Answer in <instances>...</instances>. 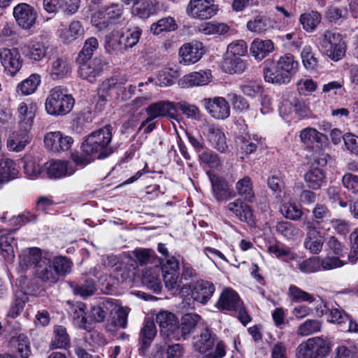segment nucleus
<instances>
[{"label": "nucleus", "mask_w": 358, "mask_h": 358, "mask_svg": "<svg viewBox=\"0 0 358 358\" xmlns=\"http://www.w3.org/2000/svg\"><path fill=\"white\" fill-rule=\"evenodd\" d=\"M113 127L106 124L92 132L83 143L81 152L71 155L72 160L79 166H85L96 159L108 157L113 150L110 146Z\"/></svg>", "instance_id": "1"}, {"label": "nucleus", "mask_w": 358, "mask_h": 358, "mask_svg": "<svg viewBox=\"0 0 358 358\" xmlns=\"http://www.w3.org/2000/svg\"><path fill=\"white\" fill-rule=\"evenodd\" d=\"M299 69V62L291 53L280 56L277 60H266L264 68L266 82L286 85L289 83Z\"/></svg>", "instance_id": "2"}, {"label": "nucleus", "mask_w": 358, "mask_h": 358, "mask_svg": "<svg viewBox=\"0 0 358 358\" xmlns=\"http://www.w3.org/2000/svg\"><path fill=\"white\" fill-rule=\"evenodd\" d=\"M75 103L74 99L66 94L60 87L53 88L48 96L45 107L51 115H64L71 112Z\"/></svg>", "instance_id": "3"}, {"label": "nucleus", "mask_w": 358, "mask_h": 358, "mask_svg": "<svg viewBox=\"0 0 358 358\" xmlns=\"http://www.w3.org/2000/svg\"><path fill=\"white\" fill-rule=\"evenodd\" d=\"M331 349V343L327 338L316 336L308 338L297 348L298 358H324Z\"/></svg>", "instance_id": "4"}, {"label": "nucleus", "mask_w": 358, "mask_h": 358, "mask_svg": "<svg viewBox=\"0 0 358 358\" xmlns=\"http://www.w3.org/2000/svg\"><path fill=\"white\" fill-rule=\"evenodd\" d=\"M48 66L50 77L54 80L68 78L72 72L70 59L61 54H52L48 57Z\"/></svg>", "instance_id": "5"}, {"label": "nucleus", "mask_w": 358, "mask_h": 358, "mask_svg": "<svg viewBox=\"0 0 358 358\" xmlns=\"http://www.w3.org/2000/svg\"><path fill=\"white\" fill-rule=\"evenodd\" d=\"M78 65V73L80 78L90 83L96 81L103 71L106 63L99 57L92 59L76 61Z\"/></svg>", "instance_id": "6"}, {"label": "nucleus", "mask_w": 358, "mask_h": 358, "mask_svg": "<svg viewBox=\"0 0 358 358\" xmlns=\"http://www.w3.org/2000/svg\"><path fill=\"white\" fill-rule=\"evenodd\" d=\"M201 103L207 113L214 119L226 120L230 115L229 104L223 97L205 98Z\"/></svg>", "instance_id": "7"}, {"label": "nucleus", "mask_w": 358, "mask_h": 358, "mask_svg": "<svg viewBox=\"0 0 358 358\" xmlns=\"http://www.w3.org/2000/svg\"><path fill=\"white\" fill-rule=\"evenodd\" d=\"M217 10L213 0H190L187 8V13L189 16L200 20L212 17Z\"/></svg>", "instance_id": "8"}, {"label": "nucleus", "mask_w": 358, "mask_h": 358, "mask_svg": "<svg viewBox=\"0 0 358 358\" xmlns=\"http://www.w3.org/2000/svg\"><path fill=\"white\" fill-rule=\"evenodd\" d=\"M13 16L20 27L29 29L35 24L37 13L29 4L21 3L14 7Z\"/></svg>", "instance_id": "9"}, {"label": "nucleus", "mask_w": 358, "mask_h": 358, "mask_svg": "<svg viewBox=\"0 0 358 358\" xmlns=\"http://www.w3.org/2000/svg\"><path fill=\"white\" fill-rule=\"evenodd\" d=\"M160 270H162L166 287L169 290L175 291L174 293H176L179 287L178 285V261L175 257H171L170 259H166V262L162 264Z\"/></svg>", "instance_id": "10"}, {"label": "nucleus", "mask_w": 358, "mask_h": 358, "mask_svg": "<svg viewBox=\"0 0 358 358\" xmlns=\"http://www.w3.org/2000/svg\"><path fill=\"white\" fill-rule=\"evenodd\" d=\"M0 59L7 74L13 76L21 69L22 59L16 48H3L0 50Z\"/></svg>", "instance_id": "11"}, {"label": "nucleus", "mask_w": 358, "mask_h": 358, "mask_svg": "<svg viewBox=\"0 0 358 358\" xmlns=\"http://www.w3.org/2000/svg\"><path fill=\"white\" fill-rule=\"evenodd\" d=\"M204 54L203 44L199 41H192L182 45L179 50L180 63L184 65L195 64Z\"/></svg>", "instance_id": "12"}, {"label": "nucleus", "mask_w": 358, "mask_h": 358, "mask_svg": "<svg viewBox=\"0 0 358 358\" xmlns=\"http://www.w3.org/2000/svg\"><path fill=\"white\" fill-rule=\"evenodd\" d=\"M36 107L32 103L21 102L17 108V118L20 131L29 132L32 129Z\"/></svg>", "instance_id": "13"}, {"label": "nucleus", "mask_w": 358, "mask_h": 358, "mask_svg": "<svg viewBox=\"0 0 358 358\" xmlns=\"http://www.w3.org/2000/svg\"><path fill=\"white\" fill-rule=\"evenodd\" d=\"M243 306L238 293L232 288L226 287L220 293L215 307L220 310L234 311Z\"/></svg>", "instance_id": "14"}, {"label": "nucleus", "mask_w": 358, "mask_h": 358, "mask_svg": "<svg viewBox=\"0 0 358 358\" xmlns=\"http://www.w3.org/2000/svg\"><path fill=\"white\" fill-rule=\"evenodd\" d=\"M45 146L53 152L68 150L73 140L71 136H64L60 131L48 133L44 138Z\"/></svg>", "instance_id": "15"}, {"label": "nucleus", "mask_w": 358, "mask_h": 358, "mask_svg": "<svg viewBox=\"0 0 358 358\" xmlns=\"http://www.w3.org/2000/svg\"><path fill=\"white\" fill-rule=\"evenodd\" d=\"M214 197L218 201L229 199L233 195L227 180L221 176L208 172Z\"/></svg>", "instance_id": "16"}, {"label": "nucleus", "mask_w": 358, "mask_h": 358, "mask_svg": "<svg viewBox=\"0 0 358 358\" xmlns=\"http://www.w3.org/2000/svg\"><path fill=\"white\" fill-rule=\"evenodd\" d=\"M215 291L213 282L204 280H198L191 291L192 298L202 304H206Z\"/></svg>", "instance_id": "17"}, {"label": "nucleus", "mask_w": 358, "mask_h": 358, "mask_svg": "<svg viewBox=\"0 0 358 358\" xmlns=\"http://www.w3.org/2000/svg\"><path fill=\"white\" fill-rule=\"evenodd\" d=\"M47 174L51 178H61L71 176L76 171L73 164L64 160H52L47 163Z\"/></svg>", "instance_id": "18"}, {"label": "nucleus", "mask_w": 358, "mask_h": 358, "mask_svg": "<svg viewBox=\"0 0 358 358\" xmlns=\"http://www.w3.org/2000/svg\"><path fill=\"white\" fill-rule=\"evenodd\" d=\"M156 334L157 328L155 322L150 319H145L139 334L141 355H145Z\"/></svg>", "instance_id": "19"}, {"label": "nucleus", "mask_w": 358, "mask_h": 358, "mask_svg": "<svg viewBox=\"0 0 358 358\" xmlns=\"http://www.w3.org/2000/svg\"><path fill=\"white\" fill-rule=\"evenodd\" d=\"M34 276L43 282L52 284L57 282V273L53 270L52 261L45 257L39 262L34 271Z\"/></svg>", "instance_id": "20"}, {"label": "nucleus", "mask_w": 358, "mask_h": 358, "mask_svg": "<svg viewBox=\"0 0 358 358\" xmlns=\"http://www.w3.org/2000/svg\"><path fill=\"white\" fill-rule=\"evenodd\" d=\"M275 50L273 42L270 39L255 38L250 44V52L251 55L257 61H261L266 58L270 53Z\"/></svg>", "instance_id": "21"}, {"label": "nucleus", "mask_w": 358, "mask_h": 358, "mask_svg": "<svg viewBox=\"0 0 358 358\" xmlns=\"http://www.w3.org/2000/svg\"><path fill=\"white\" fill-rule=\"evenodd\" d=\"M156 322L168 336L179 329L178 318L169 311L161 310L156 316Z\"/></svg>", "instance_id": "22"}, {"label": "nucleus", "mask_w": 358, "mask_h": 358, "mask_svg": "<svg viewBox=\"0 0 358 358\" xmlns=\"http://www.w3.org/2000/svg\"><path fill=\"white\" fill-rule=\"evenodd\" d=\"M13 231L0 234V252L5 261L13 263L15 259V249L17 242L13 234Z\"/></svg>", "instance_id": "23"}, {"label": "nucleus", "mask_w": 358, "mask_h": 358, "mask_svg": "<svg viewBox=\"0 0 358 358\" xmlns=\"http://www.w3.org/2000/svg\"><path fill=\"white\" fill-rule=\"evenodd\" d=\"M44 258L39 248H27L19 255V265L22 270H27L31 266H34V269L39 262Z\"/></svg>", "instance_id": "24"}, {"label": "nucleus", "mask_w": 358, "mask_h": 358, "mask_svg": "<svg viewBox=\"0 0 358 358\" xmlns=\"http://www.w3.org/2000/svg\"><path fill=\"white\" fill-rule=\"evenodd\" d=\"M216 335L206 329L200 335L194 338L193 345L196 351L204 354L212 350L215 345Z\"/></svg>", "instance_id": "25"}, {"label": "nucleus", "mask_w": 358, "mask_h": 358, "mask_svg": "<svg viewBox=\"0 0 358 358\" xmlns=\"http://www.w3.org/2000/svg\"><path fill=\"white\" fill-rule=\"evenodd\" d=\"M160 268L158 266L146 268L142 272V283L155 293H159L162 285L159 279Z\"/></svg>", "instance_id": "26"}, {"label": "nucleus", "mask_w": 358, "mask_h": 358, "mask_svg": "<svg viewBox=\"0 0 358 358\" xmlns=\"http://www.w3.org/2000/svg\"><path fill=\"white\" fill-rule=\"evenodd\" d=\"M175 110L176 107L174 104L168 101H159L151 103L145 109L147 115H149L152 120L158 117L167 116Z\"/></svg>", "instance_id": "27"}, {"label": "nucleus", "mask_w": 358, "mask_h": 358, "mask_svg": "<svg viewBox=\"0 0 358 358\" xmlns=\"http://www.w3.org/2000/svg\"><path fill=\"white\" fill-rule=\"evenodd\" d=\"M228 210L233 213L241 221L247 223L253 222V213L251 208L241 199H236L227 206Z\"/></svg>", "instance_id": "28"}, {"label": "nucleus", "mask_w": 358, "mask_h": 358, "mask_svg": "<svg viewBox=\"0 0 358 358\" xmlns=\"http://www.w3.org/2000/svg\"><path fill=\"white\" fill-rule=\"evenodd\" d=\"M156 0H138L134 3L132 13L141 19H147L157 13Z\"/></svg>", "instance_id": "29"}, {"label": "nucleus", "mask_w": 358, "mask_h": 358, "mask_svg": "<svg viewBox=\"0 0 358 358\" xmlns=\"http://www.w3.org/2000/svg\"><path fill=\"white\" fill-rule=\"evenodd\" d=\"M207 137L212 146L222 153H226L229 150L226 136L220 129L213 126L208 128Z\"/></svg>", "instance_id": "30"}, {"label": "nucleus", "mask_w": 358, "mask_h": 358, "mask_svg": "<svg viewBox=\"0 0 358 358\" xmlns=\"http://www.w3.org/2000/svg\"><path fill=\"white\" fill-rule=\"evenodd\" d=\"M247 28L251 32L257 34H265L272 28V21L265 15H257L247 22Z\"/></svg>", "instance_id": "31"}, {"label": "nucleus", "mask_w": 358, "mask_h": 358, "mask_svg": "<svg viewBox=\"0 0 358 358\" xmlns=\"http://www.w3.org/2000/svg\"><path fill=\"white\" fill-rule=\"evenodd\" d=\"M29 132L20 131L13 132L7 141V148L9 150L15 152L22 151L29 143Z\"/></svg>", "instance_id": "32"}, {"label": "nucleus", "mask_w": 358, "mask_h": 358, "mask_svg": "<svg viewBox=\"0 0 358 358\" xmlns=\"http://www.w3.org/2000/svg\"><path fill=\"white\" fill-rule=\"evenodd\" d=\"M210 73L208 71L193 72L185 76L181 84L183 87L205 85L210 81Z\"/></svg>", "instance_id": "33"}, {"label": "nucleus", "mask_w": 358, "mask_h": 358, "mask_svg": "<svg viewBox=\"0 0 358 358\" xmlns=\"http://www.w3.org/2000/svg\"><path fill=\"white\" fill-rule=\"evenodd\" d=\"M236 189L238 194L245 201L250 203L255 201V195L253 190V185L249 176H245L238 180L236 183Z\"/></svg>", "instance_id": "34"}, {"label": "nucleus", "mask_w": 358, "mask_h": 358, "mask_svg": "<svg viewBox=\"0 0 358 358\" xmlns=\"http://www.w3.org/2000/svg\"><path fill=\"white\" fill-rule=\"evenodd\" d=\"M178 26L176 20L171 16L162 17L150 26V31L154 35H159L162 32L176 31Z\"/></svg>", "instance_id": "35"}, {"label": "nucleus", "mask_w": 358, "mask_h": 358, "mask_svg": "<svg viewBox=\"0 0 358 358\" xmlns=\"http://www.w3.org/2000/svg\"><path fill=\"white\" fill-rule=\"evenodd\" d=\"M48 47L41 43H32L24 45L22 48L24 55L33 61L42 60L46 53Z\"/></svg>", "instance_id": "36"}, {"label": "nucleus", "mask_w": 358, "mask_h": 358, "mask_svg": "<svg viewBox=\"0 0 358 358\" xmlns=\"http://www.w3.org/2000/svg\"><path fill=\"white\" fill-rule=\"evenodd\" d=\"M84 34V28L79 21H73L67 29L62 30L60 38L66 43H71Z\"/></svg>", "instance_id": "37"}, {"label": "nucleus", "mask_w": 358, "mask_h": 358, "mask_svg": "<svg viewBox=\"0 0 358 358\" xmlns=\"http://www.w3.org/2000/svg\"><path fill=\"white\" fill-rule=\"evenodd\" d=\"M299 22L305 31L313 32L321 22V15L317 11H308L300 15Z\"/></svg>", "instance_id": "38"}, {"label": "nucleus", "mask_w": 358, "mask_h": 358, "mask_svg": "<svg viewBox=\"0 0 358 358\" xmlns=\"http://www.w3.org/2000/svg\"><path fill=\"white\" fill-rule=\"evenodd\" d=\"M304 180L309 188L318 189L325 182V176L322 169L315 168L310 169L305 173Z\"/></svg>", "instance_id": "39"}, {"label": "nucleus", "mask_w": 358, "mask_h": 358, "mask_svg": "<svg viewBox=\"0 0 358 358\" xmlns=\"http://www.w3.org/2000/svg\"><path fill=\"white\" fill-rule=\"evenodd\" d=\"M222 66L229 73H242L246 68L245 62L241 57L227 55H224Z\"/></svg>", "instance_id": "40"}, {"label": "nucleus", "mask_w": 358, "mask_h": 358, "mask_svg": "<svg viewBox=\"0 0 358 358\" xmlns=\"http://www.w3.org/2000/svg\"><path fill=\"white\" fill-rule=\"evenodd\" d=\"M341 35L332 31L326 30L319 37V47L322 52L325 55L332 48L333 45L337 43L338 39Z\"/></svg>", "instance_id": "41"}, {"label": "nucleus", "mask_w": 358, "mask_h": 358, "mask_svg": "<svg viewBox=\"0 0 358 358\" xmlns=\"http://www.w3.org/2000/svg\"><path fill=\"white\" fill-rule=\"evenodd\" d=\"M17 173L16 164L13 160L8 158L0 159V177L5 182L15 178Z\"/></svg>", "instance_id": "42"}, {"label": "nucleus", "mask_w": 358, "mask_h": 358, "mask_svg": "<svg viewBox=\"0 0 358 358\" xmlns=\"http://www.w3.org/2000/svg\"><path fill=\"white\" fill-rule=\"evenodd\" d=\"M324 240L321 234H314V233H312V234H306L303 242L304 248L314 255L319 254L321 252Z\"/></svg>", "instance_id": "43"}, {"label": "nucleus", "mask_w": 358, "mask_h": 358, "mask_svg": "<svg viewBox=\"0 0 358 358\" xmlns=\"http://www.w3.org/2000/svg\"><path fill=\"white\" fill-rule=\"evenodd\" d=\"M201 317L197 314H185L181 320L180 331L184 338L189 335L201 320Z\"/></svg>", "instance_id": "44"}, {"label": "nucleus", "mask_w": 358, "mask_h": 358, "mask_svg": "<svg viewBox=\"0 0 358 358\" xmlns=\"http://www.w3.org/2000/svg\"><path fill=\"white\" fill-rule=\"evenodd\" d=\"M69 336L64 327L58 325L54 328V337L51 342L52 348H66L69 344Z\"/></svg>", "instance_id": "45"}, {"label": "nucleus", "mask_w": 358, "mask_h": 358, "mask_svg": "<svg viewBox=\"0 0 358 358\" xmlns=\"http://www.w3.org/2000/svg\"><path fill=\"white\" fill-rule=\"evenodd\" d=\"M297 268L303 273L317 272L321 269L320 258L315 256L298 261Z\"/></svg>", "instance_id": "46"}, {"label": "nucleus", "mask_w": 358, "mask_h": 358, "mask_svg": "<svg viewBox=\"0 0 358 358\" xmlns=\"http://www.w3.org/2000/svg\"><path fill=\"white\" fill-rule=\"evenodd\" d=\"M99 47V42L95 37H90L85 40L82 50L79 52L76 61L92 59L94 52Z\"/></svg>", "instance_id": "47"}, {"label": "nucleus", "mask_w": 358, "mask_h": 358, "mask_svg": "<svg viewBox=\"0 0 358 358\" xmlns=\"http://www.w3.org/2000/svg\"><path fill=\"white\" fill-rule=\"evenodd\" d=\"M199 31L205 35L224 34L229 31V27L224 23L208 22L201 24Z\"/></svg>", "instance_id": "48"}, {"label": "nucleus", "mask_w": 358, "mask_h": 358, "mask_svg": "<svg viewBox=\"0 0 358 358\" xmlns=\"http://www.w3.org/2000/svg\"><path fill=\"white\" fill-rule=\"evenodd\" d=\"M41 82L38 75L32 74L28 78L18 84L17 88L24 95H29L34 93Z\"/></svg>", "instance_id": "49"}, {"label": "nucleus", "mask_w": 358, "mask_h": 358, "mask_svg": "<svg viewBox=\"0 0 358 358\" xmlns=\"http://www.w3.org/2000/svg\"><path fill=\"white\" fill-rule=\"evenodd\" d=\"M123 12V6L120 3H111L102 7L99 15L104 19L115 20L119 18Z\"/></svg>", "instance_id": "50"}, {"label": "nucleus", "mask_w": 358, "mask_h": 358, "mask_svg": "<svg viewBox=\"0 0 358 358\" xmlns=\"http://www.w3.org/2000/svg\"><path fill=\"white\" fill-rule=\"evenodd\" d=\"M71 288L75 294L82 297H87L94 294L96 291L95 284L93 280L89 279L83 284H72Z\"/></svg>", "instance_id": "51"}, {"label": "nucleus", "mask_w": 358, "mask_h": 358, "mask_svg": "<svg viewBox=\"0 0 358 358\" xmlns=\"http://www.w3.org/2000/svg\"><path fill=\"white\" fill-rule=\"evenodd\" d=\"M268 252L278 258H285V260L289 262L294 260L297 255L292 252L290 249L280 246L278 244H272L268 247Z\"/></svg>", "instance_id": "52"}, {"label": "nucleus", "mask_w": 358, "mask_h": 358, "mask_svg": "<svg viewBox=\"0 0 358 358\" xmlns=\"http://www.w3.org/2000/svg\"><path fill=\"white\" fill-rule=\"evenodd\" d=\"M201 163L210 168L217 169L221 166L222 161L217 154L212 150L203 151L199 155Z\"/></svg>", "instance_id": "53"}, {"label": "nucleus", "mask_w": 358, "mask_h": 358, "mask_svg": "<svg viewBox=\"0 0 358 358\" xmlns=\"http://www.w3.org/2000/svg\"><path fill=\"white\" fill-rule=\"evenodd\" d=\"M142 34V30L139 27L128 30L125 34L121 35L124 49L131 48L135 46Z\"/></svg>", "instance_id": "54"}, {"label": "nucleus", "mask_w": 358, "mask_h": 358, "mask_svg": "<svg viewBox=\"0 0 358 358\" xmlns=\"http://www.w3.org/2000/svg\"><path fill=\"white\" fill-rule=\"evenodd\" d=\"M241 92L248 96L255 97L261 94L263 92V87L256 80H248L240 86Z\"/></svg>", "instance_id": "55"}, {"label": "nucleus", "mask_w": 358, "mask_h": 358, "mask_svg": "<svg viewBox=\"0 0 358 358\" xmlns=\"http://www.w3.org/2000/svg\"><path fill=\"white\" fill-rule=\"evenodd\" d=\"M321 329V322L317 320H307L300 324L297 334L301 336H307L317 333Z\"/></svg>", "instance_id": "56"}, {"label": "nucleus", "mask_w": 358, "mask_h": 358, "mask_svg": "<svg viewBox=\"0 0 358 358\" xmlns=\"http://www.w3.org/2000/svg\"><path fill=\"white\" fill-rule=\"evenodd\" d=\"M300 138L303 143H322L326 136L313 128H306L301 131Z\"/></svg>", "instance_id": "57"}, {"label": "nucleus", "mask_w": 358, "mask_h": 358, "mask_svg": "<svg viewBox=\"0 0 358 358\" xmlns=\"http://www.w3.org/2000/svg\"><path fill=\"white\" fill-rule=\"evenodd\" d=\"M275 229L278 234L288 239H292L299 234V229L289 222H278Z\"/></svg>", "instance_id": "58"}, {"label": "nucleus", "mask_w": 358, "mask_h": 358, "mask_svg": "<svg viewBox=\"0 0 358 358\" xmlns=\"http://www.w3.org/2000/svg\"><path fill=\"white\" fill-rule=\"evenodd\" d=\"M247 43L243 40H237L228 45L225 55L241 57L244 56L247 53Z\"/></svg>", "instance_id": "59"}, {"label": "nucleus", "mask_w": 358, "mask_h": 358, "mask_svg": "<svg viewBox=\"0 0 358 358\" xmlns=\"http://www.w3.org/2000/svg\"><path fill=\"white\" fill-rule=\"evenodd\" d=\"M346 45L343 39L342 36L339 37L337 43H336L332 48L328 52L326 55L334 62L341 60L345 55Z\"/></svg>", "instance_id": "60"}, {"label": "nucleus", "mask_w": 358, "mask_h": 358, "mask_svg": "<svg viewBox=\"0 0 358 358\" xmlns=\"http://www.w3.org/2000/svg\"><path fill=\"white\" fill-rule=\"evenodd\" d=\"M85 305L78 303L73 308V323L80 329H87V318L85 317Z\"/></svg>", "instance_id": "61"}, {"label": "nucleus", "mask_w": 358, "mask_h": 358, "mask_svg": "<svg viewBox=\"0 0 358 358\" xmlns=\"http://www.w3.org/2000/svg\"><path fill=\"white\" fill-rule=\"evenodd\" d=\"M106 48L109 52L124 49L122 38L117 31L112 32L106 37Z\"/></svg>", "instance_id": "62"}, {"label": "nucleus", "mask_w": 358, "mask_h": 358, "mask_svg": "<svg viewBox=\"0 0 358 358\" xmlns=\"http://www.w3.org/2000/svg\"><path fill=\"white\" fill-rule=\"evenodd\" d=\"M281 213L287 219L299 220L303 215V211L294 203H285L280 207Z\"/></svg>", "instance_id": "63"}, {"label": "nucleus", "mask_w": 358, "mask_h": 358, "mask_svg": "<svg viewBox=\"0 0 358 358\" xmlns=\"http://www.w3.org/2000/svg\"><path fill=\"white\" fill-rule=\"evenodd\" d=\"M317 88L315 81L310 78H301L296 83L298 92L303 96H308Z\"/></svg>", "instance_id": "64"}]
</instances>
